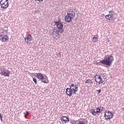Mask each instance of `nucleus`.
<instances>
[{
	"label": "nucleus",
	"mask_w": 124,
	"mask_h": 124,
	"mask_svg": "<svg viewBox=\"0 0 124 124\" xmlns=\"http://www.w3.org/2000/svg\"><path fill=\"white\" fill-rule=\"evenodd\" d=\"M26 115H30V113H29V112L26 111Z\"/></svg>",
	"instance_id": "bb28decb"
},
{
	"label": "nucleus",
	"mask_w": 124,
	"mask_h": 124,
	"mask_svg": "<svg viewBox=\"0 0 124 124\" xmlns=\"http://www.w3.org/2000/svg\"><path fill=\"white\" fill-rule=\"evenodd\" d=\"M97 92H98V93H101V90L99 89V90H97Z\"/></svg>",
	"instance_id": "5701e85b"
},
{
	"label": "nucleus",
	"mask_w": 124,
	"mask_h": 124,
	"mask_svg": "<svg viewBox=\"0 0 124 124\" xmlns=\"http://www.w3.org/2000/svg\"><path fill=\"white\" fill-rule=\"evenodd\" d=\"M94 79L95 82L96 83V85H100V84H103L104 81H103V78L101 77V76L99 75L96 74L94 77Z\"/></svg>",
	"instance_id": "39448f33"
},
{
	"label": "nucleus",
	"mask_w": 124,
	"mask_h": 124,
	"mask_svg": "<svg viewBox=\"0 0 124 124\" xmlns=\"http://www.w3.org/2000/svg\"><path fill=\"white\" fill-rule=\"evenodd\" d=\"M0 71V74L3 76H5V77H9L10 76V71L9 70H2V69H1Z\"/></svg>",
	"instance_id": "9d476101"
},
{
	"label": "nucleus",
	"mask_w": 124,
	"mask_h": 124,
	"mask_svg": "<svg viewBox=\"0 0 124 124\" xmlns=\"http://www.w3.org/2000/svg\"><path fill=\"white\" fill-rule=\"evenodd\" d=\"M61 120L62 123H63L64 124H68V123H69V119L68 117L62 116L61 117Z\"/></svg>",
	"instance_id": "f8f14e48"
},
{
	"label": "nucleus",
	"mask_w": 124,
	"mask_h": 124,
	"mask_svg": "<svg viewBox=\"0 0 124 124\" xmlns=\"http://www.w3.org/2000/svg\"><path fill=\"white\" fill-rule=\"evenodd\" d=\"M105 18L107 20H108L109 21H111V18H113V15H107L105 16Z\"/></svg>",
	"instance_id": "dca6fc26"
},
{
	"label": "nucleus",
	"mask_w": 124,
	"mask_h": 124,
	"mask_svg": "<svg viewBox=\"0 0 124 124\" xmlns=\"http://www.w3.org/2000/svg\"><path fill=\"white\" fill-rule=\"evenodd\" d=\"M112 12H113L112 11H109L108 12V13H109V14H111V13H112Z\"/></svg>",
	"instance_id": "393cba45"
},
{
	"label": "nucleus",
	"mask_w": 124,
	"mask_h": 124,
	"mask_svg": "<svg viewBox=\"0 0 124 124\" xmlns=\"http://www.w3.org/2000/svg\"><path fill=\"white\" fill-rule=\"evenodd\" d=\"M114 62V56L112 55H106L104 57L103 60L100 61V62L103 63V64H106V65H108L110 66L111 64L113 63Z\"/></svg>",
	"instance_id": "f03ea898"
},
{
	"label": "nucleus",
	"mask_w": 124,
	"mask_h": 124,
	"mask_svg": "<svg viewBox=\"0 0 124 124\" xmlns=\"http://www.w3.org/2000/svg\"><path fill=\"white\" fill-rule=\"evenodd\" d=\"M75 12L73 11H68L67 12V15L65 16V20L66 22L70 23L73 19L75 17Z\"/></svg>",
	"instance_id": "7ed1b4c3"
},
{
	"label": "nucleus",
	"mask_w": 124,
	"mask_h": 124,
	"mask_svg": "<svg viewBox=\"0 0 124 124\" xmlns=\"http://www.w3.org/2000/svg\"><path fill=\"white\" fill-rule=\"evenodd\" d=\"M52 36L54 39L58 40V39H59V38H60L61 37V35L60 34V31L54 29L52 32Z\"/></svg>",
	"instance_id": "6e6552de"
},
{
	"label": "nucleus",
	"mask_w": 124,
	"mask_h": 124,
	"mask_svg": "<svg viewBox=\"0 0 124 124\" xmlns=\"http://www.w3.org/2000/svg\"><path fill=\"white\" fill-rule=\"evenodd\" d=\"M98 40L97 37L94 36L93 38V42H96Z\"/></svg>",
	"instance_id": "aec40b11"
},
{
	"label": "nucleus",
	"mask_w": 124,
	"mask_h": 124,
	"mask_svg": "<svg viewBox=\"0 0 124 124\" xmlns=\"http://www.w3.org/2000/svg\"><path fill=\"white\" fill-rule=\"evenodd\" d=\"M33 81L34 83H35V84L36 85L37 84V80H36V78H33Z\"/></svg>",
	"instance_id": "412c9836"
},
{
	"label": "nucleus",
	"mask_w": 124,
	"mask_h": 124,
	"mask_svg": "<svg viewBox=\"0 0 124 124\" xmlns=\"http://www.w3.org/2000/svg\"><path fill=\"white\" fill-rule=\"evenodd\" d=\"M103 110V108L101 107H99L96 109V113H100V112H102V111Z\"/></svg>",
	"instance_id": "f3484780"
},
{
	"label": "nucleus",
	"mask_w": 124,
	"mask_h": 124,
	"mask_svg": "<svg viewBox=\"0 0 124 124\" xmlns=\"http://www.w3.org/2000/svg\"><path fill=\"white\" fill-rule=\"evenodd\" d=\"M73 124H86V123H85V120L79 119L74 122Z\"/></svg>",
	"instance_id": "ddd939ff"
},
{
	"label": "nucleus",
	"mask_w": 124,
	"mask_h": 124,
	"mask_svg": "<svg viewBox=\"0 0 124 124\" xmlns=\"http://www.w3.org/2000/svg\"><path fill=\"white\" fill-rule=\"evenodd\" d=\"M122 110H124V108H122Z\"/></svg>",
	"instance_id": "c85d7f7f"
},
{
	"label": "nucleus",
	"mask_w": 124,
	"mask_h": 124,
	"mask_svg": "<svg viewBox=\"0 0 124 124\" xmlns=\"http://www.w3.org/2000/svg\"><path fill=\"white\" fill-rule=\"evenodd\" d=\"M113 117H114V114L110 111H106L105 112V117L107 121L108 120H111V119H113Z\"/></svg>",
	"instance_id": "0eeeda50"
},
{
	"label": "nucleus",
	"mask_w": 124,
	"mask_h": 124,
	"mask_svg": "<svg viewBox=\"0 0 124 124\" xmlns=\"http://www.w3.org/2000/svg\"><path fill=\"white\" fill-rule=\"evenodd\" d=\"M27 116H28V115H27V114H25L24 115V117H25V119H27Z\"/></svg>",
	"instance_id": "b1692460"
},
{
	"label": "nucleus",
	"mask_w": 124,
	"mask_h": 124,
	"mask_svg": "<svg viewBox=\"0 0 124 124\" xmlns=\"http://www.w3.org/2000/svg\"><path fill=\"white\" fill-rule=\"evenodd\" d=\"M90 113H91L92 115H93V116H95V115H96V111H95V110L93 108L90 109Z\"/></svg>",
	"instance_id": "a211bd4d"
},
{
	"label": "nucleus",
	"mask_w": 124,
	"mask_h": 124,
	"mask_svg": "<svg viewBox=\"0 0 124 124\" xmlns=\"http://www.w3.org/2000/svg\"><path fill=\"white\" fill-rule=\"evenodd\" d=\"M1 8L6 9L9 6V2L8 0H1L0 1Z\"/></svg>",
	"instance_id": "423d86ee"
},
{
	"label": "nucleus",
	"mask_w": 124,
	"mask_h": 124,
	"mask_svg": "<svg viewBox=\"0 0 124 124\" xmlns=\"http://www.w3.org/2000/svg\"><path fill=\"white\" fill-rule=\"evenodd\" d=\"M1 117H2V116H1V113H0V118Z\"/></svg>",
	"instance_id": "cd10ccee"
},
{
	"label": "nucleus",
	"mask_w": 124,
	"mask_h": 124,
	"mask_svg": "<svg viewBox=\"0 0 124 124\" xmlns=\"http://www.w3.org/2000/svg\"><path fill=\"white\" fill-rule=\"evenodd\" d=\"M0 121L2 122V116H1V117H0Z\"/></svg>",
	"instance_id": "a878e982"
},
{
	"label": "nucleus",
	"mask_w": 124,
	"mask_h": 124,
	"mask_svg": "<svg viewBox=\"0 0 124 124\" xmlns=\"http://www.w3.org/2000/svg\"><path fill=\"white\" fill-rule=\"evenodd\" d=\"M35 1H39V2H42L44 0H35Z\"/></svg>",
	"instance_id": "4be33fe9"
},
{
	"label": "nucleus",
	"mask_w": 124,
	"mask_h": 124,
	"mask_svg": "<svg viewBox=\"0 0 124 124\" xmlns=\"http://www.w3.org/2000/svg\"><path fill=\"white\" fill-rule=\"evenodd\" d=\"M86 84H93V82L91 79H87L85 81Z\"/></svg>",
	"instance_id": "6ab92c4d"
},
{
	"label": "nucleus",
	"mask_w": 124,
	"mask_h": 124,
	"mask_svg": "<svg viewBox=\"0 0 124 124\" xmlns=\"http://www.w3.org/2000/svg\"><path fill=\"white\" fill-rule=\"evenodd\" d=\"M78 92V85L77 84H72L70 85V88L66 89V93L69 96H71L73 93L76 94V93Z\"/></svg>",
	"instance_id": "f257e3e1"
},
{
	"label": "nucleus",
	"mask_w": 124,
	"mask_h": 124,
	"mask_svg": "<svg viewBox=\"0 0 124 124\" xmlns=\"http://www.w3.org/2000/svg\"><path fill=\"white\" fill-rule=\"evenodd\" d=\"M2 37V36H0V37Z\"/></svg>",
	"instance_id": "c756f323"
},
{
	"label": "nucleus",
	"mask_w": 124,
	"mask_h": 124,
	"mask_svg": "<svg viewBox=\"0 0 124 124\" xmlns=\"http://www.w3.org/2000/svg\"><path fill=\"white\" fill-rule=\"evenodd\" d=\"M36 77L39 80H41L42 83L47 84L49 83V80H48V77L46 75H44L41 73H36Z\"/></svg>",
	"instance_id": "20e7f679"
},
{
	"label": "nucleus",
	"mask_w": 124,
	"mask_h": 124,
	"mask_svg": "<svg viewBox=\"0 0 124 124\" xmlns=\"http://www.w3.org/2000/svg\"><path fill=\"white\" fill-rule=\"evenodd\" d=\"M4 27H0V36H3L4 35V32L6 31V30L3 29Z\"/></svg>",
	"instance_id": "2eb2a0df"
},
{
	"label": "nucleus",
	"mask_w": 124,
	"mask_h": 124,
	"mask_svg": "<svg viewBox=\"0 0 124 124\" xmlns=\"http://www.w3.org/2000/svg\"><path fill=\"white\" fill-rule=\"evenodd\" d=\"M9 39V37L7 35H4L1 37V42H6Z\"/></svg>",
	"instance_id": "4468645a"
},
{
	"label": "nucleus",
	"mask_w": 124,
	"mask_h": 124,
	"mask_svg": "<svg viewBox=\"0 0 124 124\" xmlns=\"http://www.w3.org/2000/svg\"><path fill=\"white\" fill-rule=\"evenodd\" d=\"M32 40V37H31V35H28L27 37L25 38V42L30 45L31 44V41Z\"/></svg>",
	"instance_id": "9b49d317"
},
{
	"label": "nucleus",
	"mask_w": 124,
	"mask_h": 124,
	"mask_svg": "<svg viewBox=\"0 0 124 124\" xmlns=\"http://www.w3.org/2000/svg\"><path fill=\"white\" fill-rule=\"evenodd\" d=\"M56 26H57L58 29V31H59L60 33H62L63 31V24H62V23H60L59 22H57V21H55L54 22Z\"/></svg>",
	"instance_id": "1a4fd4ad"
}]
</instances>
